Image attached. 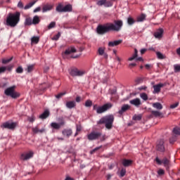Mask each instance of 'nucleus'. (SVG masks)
Returning <instances> with one entry per match:
<instances>
[{
    "instance_id": "nucleus-4",
    "label": "nucleus",
    "mask_w": 180,
    "mask_h": 180,
    "mask_svg": "<svg viewBox=\"0 0 180 180\" xmlns=\"http://www.w3.org/2000/svg\"><path fill=\"white\" fill-rule=\"evenodd\" d=\"M15 88L16 86H12L7 88L4 91L5 95H6V96H11V98H13V99H17V98H19V96H20V93L15 91Z\"/></svg>"
},
{
    "instance_id": "nucleus-58",
    "label": "nucleus",
    "mask_w": 180,
    "mask_h": 180,
    "mask_svg": "<svg viewBox=\"0 0 180 180\" xmlns=\"http://www.w3.org/2000/svg\"><path fill=\"white\" fill-rule=\"evenodd\" d=\"M81 130H82V127H81V125H77L76 126V131H81Z\"/></svg>"
},
{
    "instance_id": "nucleus-25",
    "label": "nucleus",
    "mask_w": 180,
    "mask_h": 180,
    "mask_svg": "<svg viewBox=\"0 0 180 180\" xmlns=\"http://www.w3.org/2000/svg\"><path fill=\"white\" fill-rule=\"evenodd\" d=\"M152 106L158 110H161L162 109V104L161 103H154L152 104Z\"/></svg>"
},
{
    "instance_id": "nucleus-53",
    "label": "nucleus",
    "mask_w": 180,
    "mask_h": 180,
    "mask_svg": "<svg viewBox=\"0 0 180 180\" xmlns=\"http://www.w3.org/2000/svg\"><path fill=\"white\" fill-rule=\"evenodd\" d=\"M54 26H56V22H51L49 26H48V29H53V27H54Z\"/></svg>"
},
{
    "instance_id": "nucleus-35",
    "label": "nucleus",
    "mask_w": 180,
    "mask_h": 180,
    "mask_svg": "<svg viewBox=\"0 0 180 180\" xmlns=\"http://www.w3.org/2000/svg\"><path fill=\"white\" fill-rule=\"evenodd\" d=\"M156 56L159 60H164L165 58V56L161 52H156Z\"/></svg>"
},
{
    "instance_id": "nucleus-9",
    "label": "nucleus",
    "mask_w": 180,
    "mask_h": 180,
    "mask_svg": "<svg viewBox=\"0 0 180 180\" xmlns=\"http://www.w3.org/2000/svg\"><path fill=\"white\" fill-rule=\"evenodd\" d=\"M34 153L32 151H30L28 153H22L20 156V160L22 161H27V160H30V158H32Z\"/></svg>"
},
{
    "instance_id": "nucleus-57",
    "label": "nucleus",
    "mask_w": 180,
    "mask_h": 180,
    "mask_svg": "<svg viewBox=\"0 0 180 180\" xmlns=\"http://www.w3.org/2000/svg\"><path fill=\"white\" fill-rule=\"evenodd\" d=\"M18 8H20V9H23V3H22V1H19L18 4Z\"/></svg>"
},
{
    "instance_id": "nucleus-23",
    "label": "nucleus",
    "mask_w": 180,
    "mask_h": 180,
    "mask_svg": "<svg viewBox=\"0 0 180 180\" xmlns=\"http://www.w3.org/2000/svg\"><path fill=\"white\" fill-rule=\"evenodd\" d=\"M75 106H76L75 101L66 102V108H68V109H72L73 108H75Z\"/></svg>"
},
{
    "instance_id": "nucleus-49",
    "label": "nucleus",
    "mask_w": 180,
    "mask_h": 180,
    "mask_svg": "<svg viewBox=\"0 0 180 180\" xmlns=\"http://www.w3.org/2000/svg\"><path fill=\"white\" fill-rule=\"evenodd\" d=\"M16 72H18V74H22V72H23V68L20 66L16 69Z\"/></svg>"
},
{
    "instance_id": "nucleus-42",
    "label": "nucleus",
    "mask_w": 180,
    "mask_h": 180,
    "mask_svg": "<svg viewBox=\"0 0 180 180\" xmlns=\"http://www.w3.org/2000/svg\"><path fill=\"white\" fill-rule=\"evenodd\" d=\"M105 4H106V0H100L97 2V5H98V6H102V5H104L105 6Z\"/></svg>"
},
{
    "instance_id": "nucleus-20",
    "label": "nucleus",
    "mask_w": 180,
    "mask_h": 180,
    "mask_svg": "<svg viewBox=\"0 0 180 180\" xmlns=\"http://www.w3.org/2000/svg\"><path fill=\"white\" fill-rule=\"evenodd\" d=\"M151 114L155 117H164L162 112L158 110H152Z\"/></svg>"
},
{
    "instance_id": "nucleus-26",
    "label": "nucleus",
    "mask_w": 180,
    "mask_h": 180,
    "mask_svg": "<svg viewBox=\"0 0 180 180\" xmlns=\"http://www.w3.org/2000/svg\"><path fill=\"white\" fill-rule=\"evenodd\" d=\"M131 164H133V161L131 160L124 159L122 160V165H124V167H130Z\"/></svg>"
},
{
    "instance_id": "nucleus-60",
    "label": "nucleus",
    "mask_w": 180,
    "mask_h": 180,
    "mask_svg": "<svg viewBox=\"0 0 180 180\" xmlns=\"http://www.w3.org/2000/svg\"><path fill=\"white\" fill-rule=\"evenodd\" d=\"M12 68H13V65H9L8 66L6 67V70L8 71H12Z\"/></svg>"
},
{
    "instance_id": "nucleus-13",
    "label": "nucleus",
    "mask_w": 180,
    "mask_h": 180,
    "mask_svg": "<svg viewBox=\"0 0 180 180\" xmlns=\"http://www.w3.org/2000/svg\"><path fill=\"white\" fill-rule=\"evenodd\" d=\"M157 150L164 153L165 151V147L164 146V140L161 139L158 142Z\"/></svg>"
},
{
    "instance_id": "nucleus-38",
    "label": "nucleus",
    "mask_w": 180,
    "mask_h": 180,
    "mask_svg": "<svg viewBox=\"0 0 180 180\" xmlns=\"http://www.w3.org/2000/svg\"><path fill=\"white\" fill-rule=\"evenodd\" d=\"M146 19V15L142 14L137 18V22H143Z\"/></svg>"
},
{
    "instance_id": "nucleus-21",
    "label": "nucleus",
    "mask_w": 180,
    "mask_h": 180,
    "mask_svg": "<svg viewBox=\"0 0 180 180\" xmlns=\"http://www.w3.org/2000/svg\"><path fill=\"white\" fill-rule=\"evenodd\" d=\"M63 136H65L66 137H70L72 134V130L71 129H63L62 131Z\"/></svg>"
},
{
    "instance_id": "nucleus-50",
    "label": "nucleus",
    "mask_w": 180,
    "mask_h": 180,
    "mask_svg": "<svg viewBox=\"0 0 180 180\" xmlns=\"http://www.w3.org/2000/svg\"><path fill=\"white\" fill-rule=\"evenodd\" d=\"M179 71H180V65H174V72H179Z\"/></svg>"
},
{
    "instance_id": "nucleus-11",
    "label": "nucleus",
    "mask_w": 180,
    "mask_h": 180,
    "mask_svg": "<svg viewBox=\"0 0 180 180\" xmlns=\"http://www.w3.org/2000/svg\"><path fill=\"white\" fill-rule=\"evenodd\" d=\"M129 103L133 106H136V108H140L141 106V100L139 98H134L129 101Z\"/></svg>"
},
{
    "instance_id": "nucleus-6",
    "label": "nucleus",
    "mask_w": 180,
    "mask_h": 180,
    "mask_svg": "<svg viewBox=\"0 0 180 180\" xmlns=\"http://www.w3.org/2000/svg\"><path fill=\"white\" fill-rule=\"evenodd\" d=\"M102 136V133L98 131H92L87 135L88 140L92 141L94 140H98L99 137Z\"/></svg>"
},
{
    "instance_id": "nucleus-30",
    "label": "nucleus",
    "mask_w": 180,
    "mask_h": 180,
    "mask_svg": "<svg viewBox=\"0 0 180 180\" xmlns=\"http://www.w3.org/2000/svg\"><path fill=\"white\" fill-rule=\"evenodd\" d=\"M56 12L63 13L64 12V6L62 4H59L56 7Z\"/></svg>"
},
{
    "instance_id": "nucleus-32",
    "label": "nucleus",
    "mask_w": 180,
    "mask_h": 180,
    "mask_svg": "<svg viewBox=\"0 0 180 180\" xmlns=\"http://www.w3.org/2000/svg\"><path fill=\"white\" fill-rule=\"evenodd\" d=\"M36 2H37V0L29 3L24 7V9H25V10L30 9V8H32V6H33V5H34V4H36Z\"/></svg>"
},
{
    "instance_id": "nucleus-47",
    "label": "nucleus",
    "mask_w": 180,
    "mask_h": 180,
    "mask_svg": "<svg viewBox=\"0 0 180 180\" xmlns=\"http://www.w3.org/2000/svg\"><path fill=\"white\" fill-rule=\"evenodd\" d=\"M85 74V72L84 70H79L77 69V77H81Z\"/></svg>"
},
{
    "instance_id": "nucleus-39",
    "label": "nucleus",
    "mask_w": 180,
    "mask_h": 180,
    "mask_svg": "<svg viewBox=\"0 0 180 180\" xmlns=\"http://www.w3.org/2000/svg\"><path fill=\"white\" fill-rule=\"evenodd\" d=\"M70 75L72 77H78L77 75V69H74L70 71Z\"/></svg>"
},
{
    "instance_id": "nucleus-3",
    "label": "nucleus",
    "mask_w": 180,
    "mask_h": 180,
    "mask_svg": "<svg viewBox=\"0 0 180 180\" xmlns=\"http://www.w3.org/2000/svg\"><path fill=\"white\" fill-rule=\"evenodd\" d=\"M108 29L112 32H120L123 26V21L122 20H115L114 22L108 23Z\"/></svg>"
},
{
    "instance_id": "nucleus-2",
    "label": "nucleus",
    "mask_w": 180,
    "mask_h": 180,
    "mask_svg": "<svg viewBox=\"0 0 180 180\" xmlns=\"http://www.w3.org/2000/svg\"><path fill=\"white\" fill-rule=\"evenodd\" d=\"M115 120V117L113 115H106L105 117H103L98 122V124H105V127L110 130L112 127H113V122Z\"/></svg>"
},
{
    "instance_id": "nucleus-63",
    "label": "nucleus",
    "mask_w": 180,
    "mask_h": 180,
    "mask_svg": "<svg viewBox=\"0 0 180 180\" xmlns=\"http://www.w3.org/2000/svg\"><path fill=\"white\" fill-rule=\"evenodd\" d=\"M146 70H150V68H153V65H150V64H146L145 65Z\"/></svg>"
},
{
    "instance_id": "nucleus-7",
    "label": "nucleus",
    "mask_w": 180,
    "mask_h": 180,
    "mask_svg": "<svg viewBox=\"0 0 180 180\" xmlns=\"http://www.w3.org/2000/svg\"><path fill=\"white\" fill-rule=\"evenodd\" d=\"M112 106H113V105H112V103H108L102 106H100L97 108V113L98 114L103 113L106 112V110H109V109H110Z\"/></svg>"
},
{
    "instance_id": "nucleus-15",
    "label": "nucleus",
    "mask_w": 180,
    "mask_h": 180,
    "mask_svg": "<svg viewBox=\"0 0 180 180\" xmlns=\"http://www.w3.org/2000/svg\"><path fill=\"white\" fill-rule=\"evenodd\" d=\"M163 33H164V30H162V28H160L155 32L154 37H155V39H161L162 37Z\"/></svg>"
},
{
    "instance_id": "nucleus-45",
    "label": "nucleus",
    "mask_w": 180,
    "mask_h": 180,
    "mask_svg": "<svg viewBox=\"0 0 180 180\" xmlns=\"http://www.w3.org/2000/svg\"><path fill=\"white\" fill-rule=\"evenodd\" d=\"M179 105V103L176 102L172 105H170V109H175L176 108H178V105Z\"/></svg>"
},
{
    "instance_id": "nucleus-34",
    "label": "nucleus",
    "mask_w": 180,
    "mask_h": 180,
    "mask_svg": "<svg viewBox=\"0 0 180 180\" xmlns=\"http://www.w3.org/2000/svg\"><path fill=\"white\" fill-rule=\"evenodd\" d=\"M39 22H40V18H39V16L35 15L32 20V25H37Z\"/></svg>"
},
{
    "instance_id": "nucleus-54",
    "label": "nucleus",
    "mask_w": 180,
    "mask_h": 180,
    "mask_svg": "<svg viewBox=\"0 0 180 180\" xmlns=\"http://www.w3.org/2000/svg\"><path fill=\"white\" fill-rule=\"evenodd\" d=\"M112 5H113V4L111 1H106L105 3V6L106 8H109V6H112Z\"/></svg>"
},
{
    "instance_id": "nucleus-17",
    "label": "nucleus",
    "mask_w": 180,
    "mask_h": 180,
    "mask_svg": "<svg viewBox=\"0 0 180 180\" xmlns=\"http://www.w3.org/2000/svg\"><path fill=\"white\" fill-rule=\"evenodd\" d=\"M32 131L33 133H34L35 134H43V133H45L46 132V128H42L41 129H39V128L37 127H33L32 128Z\"/></svg>"
},
{
    "instance_id": "nucleus-18",
    "label": "nucleus",
    "mask_w": 180,
    "mask_h": 180,
    "mask_svg": "<svg viewBox=\"0 0 180 180\" xmlns=\"http://www.w3.org/2000/svg\"><path fill=\"white\" fill-rule=\"evenodd\" d=\"M129 109H130V105H129L128 104H125L122 105V107L121 108V110H119L118 113L120 115H123V113H124L126 110H129Z\"/></svg>"
},
{
    "instance_id": "nucleus-29",
    "label": "nucleus",
    "mask_w": 180,
    "mask_h": 180,
    "mask_svg": "<svg viewBox=\"0 0 180 180\" xmlns=\"http://www.w3.org/2000/svg\"><path fill=\"white\" fill-rule=\"evenodd\" d=\"M139 51H137V49H134V53L133 56L130 58H129L128 60L129 61H133V60H136L137 58Z\"/></svg>"
},
{
    "instance_id": "nucleus-31",
    "label": "nucleus",
    "mask_w": 180,
    "mask_h": 180,
    "mask_svg": "<svg viewBox=\"0 0 180 180\" xmlns=\"http://www.w3.org/2000/svg\"><path fill=\"white\" fill-rule=\"evenodd\" d=\"M139 96L143 101H148V95H147L146 93H141Z\"/></svg>"
},
{
    "instance_id": "nucleus-56",
    "label": "nucleus",
    "mask_w": 180,
    "mask_h": 180,
    "mask_svg": "<svg viewBox=\"0 0 180 180\" xmlns=\"http://www.w3.org/2000/svg\"><path fill=\"white\" fill-rule=\"evenodd\" d=\"M5 71H6V67L5 66L0 67V74L5 72Z\"/></svg>"
},
{
    "instance_id": "nucleus-24",
    "label": "nucleus",
    "mask_w": 180,
    "mask_h": 180,
    "mask_svg": "<svg viewBox=\"0 0 180 180\" xmlns=\"http://www.w3.org/2000/svg\"><path fill=\"white\" fill-rule=\"evenodd\" d=\"M53 5L51 4H46L45 6H44L43 8H42V12H49V11H51V9H53Z\"/></svg>"
},
{
    "instance_id": "nucleus-28",
    "label": "nucleus",
    "mask_w": 180,
    "mask_h": 180,
    "mask_svg": "<svg viewBox=\"0 0 180 180\" xmlns=\"http://www.w3.org/2000/svg\"><path fill=\"white\" fill-rule=\"evenodd\" d=\"M72 6L71 4H68L63 6V12H72Z\"/></svg>"
},
{
    "instance_id": "nucleus-1",
    "label": "nucleus",
    "mask_w": 180,
    "mask_h": 180,
    "mask_svg": "<svg viewBox=\"0 0 180 180\" xmlns=\"http://www.w3.org/2000/svg\"><path fill=\"white\" fill-rule=\"evenodd\" d=\"M20 20V13H9L6 18V25L7 26H11V27H15L19 23Z\"/></svg>"
},
{
    "instance_id": "nucleus-64",
    "label": "nucleus",
    "mask_w": 180,
    "mask_h": 180,
    "mask_svg": "<svg viewBox=\"0 0 180 180\" xmlns=\"http://www.w3.org/2000/svg\"><path fill=\"white\" fill-rule=\"evenodd\" d=\"M146 51H147L146 49H143L141 50V54H144V53H146Z\"/></svg>"
},
{
    "instance_id": "nucleus-37",
    "label": "nucleus",
    "mask_w": 180,
    "mask_h": 180,
    "mask_svg": "<svg viewBox=\"0 0 180 180\" xmlns=\"http://www.w3.org/2000/svg\"><path fill=\"white\" fill-rule=\"evenodd\" d=\"M173 133L174 134H177L178 136H180V128L178 127H176L173 129Z\"/></svg>"
},
{
    "instance_id": "nucleus-62",
    "label": "nucleus",
    "mask_w": 180,
    "mask_h": 180,
    "mask_svg": "<svg viewBox=\"0 0 180 180\" xmlns=\"http://www.w3.org/2000/svg\"><path fill=\"white\" fill-rule=\"evenodd\" d=\"M28 120L31 123H33V122L35 120L34 117L32 116V117H28Z\"/></svg>"
},
{
    "instance_id": "nucleus-19",
    "label": "nucleus",
    "mask_w": 180,
    "mask_h": 180,
    "mask_svg": "<svg viewBox=\"0 0 180 180\" xmlns=\"http://www.w3.org/2000/svg\"><path fill=\"white\" fill-rule=\"evenodd\" d=\"M98 53L99 56H103L104 58H108V54L105 53V48L103 47L98 48Z\"/></svg>"
},
{
    "instance_id": "nucleus-10",
    "label": "nucleus",
    "mask_w": 180,
    "mask_h": 180,
    "mask_svg": "<svg viewBox=\"0 0 180 180\" xmlns=\"http://www.w3.org/2000/svg\"><path fill=\"white\" fill-rule=\"evenodd\" d=\"M2 129H15L16 127V122H4L1 125Z\"/></svg>"
},
{
    "instance_id": "nucleus-41",
    "label": "nucleus",
    "mask_w": 180,
    "mask_h": 180,
    "mask_svg": "<svg viewBox=\"0 0 180 180\" xmlns=\"http://www.w3.org/2000/svg\"><path fill=\"white\" fill-rule=\"evenodd\" d=\"M13 57L8 58V59H2V64H8V63H11V60H13Z\"/></svg>"
},
{
    "instance_id": "nucleus-52",
    "label": "nucleus",
    "mask_w": 180,
    "mask_h": 180,
    "mask_svg": "<svg viewBox=\"0 0 180 180\" xmlns=\"http://www.w3.org/2000/svg\"><path fill=\"white\" fill-rule=\"evenodd\" d=\"M164 174H165V171L162 169H160L158 171V175H164Z\"/></svg>"
},
{
    "instance_id": "nucleus-12",
    "label": "nucleus",
    "mask_w": 180,
    "mask_h": 180,
    "mask_svg": "<svg viewBox=\"0 0 180 180\" xmlns=\"http://www.w3.org/2000/svg\"><path fill=\"white\" fill-rule=\"evenodd\" d=\"M163 86H165V84L162 83H159L158 84H155L153 86V94H160L161 92V88H163Z\"/></svg>"
},
{
    "instance_id": "nucleus-5",
    "label": "nucleus",
    "mask_w": 180,
    "mask_h": 180,
    "mask_svg": "<svg viewBox=\"0 0 180 180\" xmlns=\"http://www.w3.org/2000/svg\"><path fill=\"white\" fill-rule=\"evenodd\" d=\"M108 32H110L108 24L105 25H98L97 27V33L98 34H105V33H108Z\"/></svg>"
},
{
    "instance_id": "nucleus-43",
    "label": "nucleus",
    "mask_w": 180,
    "mask_h": 180,
    "mask_svg": "<svg viewBox=\"0 0 180 180\" xmlns=\"http://www.w3.org/2000/svg\"><path fill=\"white\" fill-rule=\"evenodd\" d=\"M65 94H67L66 92H63V93H60L58 95L56 96V99H60V98H63V96H64V95H65Z\"/></svg>"
},
{
    "instance_id": "nucleus-8",
    "label": "nucleus",
    "mask_w": 180,
    "mask_h": 180,
    "mask_svg": "<svg viewBox=\"0 0 180 180\" xmlns=\"http://www.w3.org/2000/svg\"><path fill=\"white\" fill-rule=\"evenodd\" d=\"M155 161L158 165H164V167L168 168L169 167V160L167 158H164L162 160H160V158H156Z\"/></svg>"
},
{
    "instance_id": "nucleus-59",
    "label": "nucleus",
    "mask_w": 180,
    "mask_h": 180,
    "mask_svg": "<svg viewBox=\"0 0 180 180\" xmlns=\"http://www.w3.org/2000/svg\"><path fill=\"white\" fill-rule=\"evenodd\" d=\"M139 91H146V89H147V86H142L138 88Z\"/></svg>"
},
{
    "instance_id": "nucleus-40",
    "label": "nucleus",
    "mask_w": 180,
    "mask_h": 180,
    "mask_svg": "<svg viewBox=\"0 0 180 180\" xmlns=\"http://www.w3.org/2000/svg\"><path fill=\"white\" fill-rule=\"evenodd\" d=\"M85 106L86 108H91V106H92V101L87 100L85 103Z\"/></svg>"
},
{
    "instance_id": "nucleus-22",
    "label": "nucleus",
    "mask_w": 180,
    "mask_h": 180,
    "mask_svg": "<svg viewBox=\"0 0 180 180\" xmlns=\"http://www.w3.org/2000/svg\"><path fill=\"white\" fill-rule=\"evenodd\" d=\"M71 53H77V49H75V48L74 46H72V47L68 49L65 51V56H69V54H71Z\"/></svg>"
},
{
    "instance_id": "nucleus-61",
    "label": "nucleus",
    "mask_w": 180,
    "mask_h": 180,
    "mask_svg": "<svg viewBox=\"0 0 180 180\" xmlns=\"http://www.w3.org/2000/svg\"><path fill=\"white\" fill-rule=\"evenodd\" d=\"M40 11H41V7H37L35 9H34V13H36L37 12H40Z\"/></svg>"
},
{
    "instance_id": "nucleus-16",
    "label": "nucleus",
    "mask_w": 180,
    "mask_h": 180,
    "mask_svg": "<svg viewBox=\"0 0 180 180\" xmlns=\"http://www.w3.org/2000/svg\"><path fill=\"white\" fill-rule=\"evenodd\" d=\"M64 124H65V122H62L60 124L57 123V122H52L51 124V127H52L53 129H56V130H58V129H60V127H61V126H64Z\"/></svg>"
},
{
    "instance_id": "nucleus-44",
    "label": "nucleus",
    "mask_w": 180,
    "mask_h": 180,
    "mask_svg": "<svg viewBox=\"0 0 180 180\" xmlns=\"http://www.w3.org/2000/svg\"><path fill=\"white\" fill-rule=\"evenodd\" d=\"M133 120H141V115H134Z\"/></svg>"
},
{
    "instance_id": "nucleus-27",
    "label": "nucleus",
    "mask_w": 180,
    "mask_h": 180,
    "mask_svg": "<svg viewBox=\"0 0 180 180\" xmlns=\"http://www.w3.org/2000/svg\"><path fill=\"white\" fill-rule=\"evenodd\" d=\"M50 115V112L49 110H45L41 115H39L40 119H47Z\"/></svg>"
},
{
    "instance_id": "nucleus-14",
    "label": "nucleus",
    "mask_w": 180,
    "mask_h": 180,
    "mask_svg": "<svg viewBox=\"0 0 180 180\" xmlns=\"http://www.w3.org/2000/svg\"><path fill=\"white\" fill-rule=\"evenodd\" d=\"M122 42H123V40H122V39L112 41L108 42V46L109 47H115L116 46H119V44H122Z\"/></svg>"
},
{
    "instance_id": "nucleus-51",
    "label": "nucleus",
    "mask_w": 180,
    "mask_h": 180,
    "mask_svg": "<svg viewBox=\"0 0 180 180\" xmlns=\"http://www.w3.org/2000/svg\"><path fill=\"white\" fill-rule=\"evenodd\" d=\"M60 36H61V34L59 32L52 38V40H58Z\"/></svg>"
},
{
    "instance_id": "nucleus-36",
    "label": "nucleus",
    "mask_w": 180,
    "mask_h": 180,
    "mask_svg": "<svg viewBox=\"0 0 180 180\" xmlns=\"http://www.w3.org/2000/svg\"><path fill=\"white\" fill-rule=\"evenodd\" d=\"M25 25L27 26H30V25H33V21L31 18H26Z\"/></svg>"
},
{
    "instance_id": "nucleus-55",
    "label": "nucleus",
    "mask_w": 180,
    "mask_h": 180,
    "mask_svg": "<svg viewBox=\"0 0 180 180\" xmlns=\"http://www.w3.org/2000/svg\"><path fill=\"white\" fill-rule=\"evenodd\" d=\"M34 65H31L27 67V72H32L33 71Z\"/></svg>"
},
{
    "instance_id": "nucleus-46",
    "label": "nucleus",
    "mask_w": 180,
    "mask_h": 180,
    "mask_svg": "<svg viewBox=\"0 0 180 180\" xmlns=\"http://www.w3.org/2000/svg\"><path fill=\"white\" fill-rule=\"evenodd\" d=\"M127 23L129 25H133L134 23V20L129 17L127 18Z\"/></svg>"
},
{
    "instance_id": "nucleus-33",
    "label": "nucleus",
    "mask_w": 180,
    "mask_h": 180,
    "mask_svg": "<svg viewBox=\"0 0 180 180\" xmlns=\"http://www.w3.org/2000/svg\"><path fill=\"white\" fill-rule=\"evenodd\" d=\"M39 40H40V38L39 37H32L31 38V41L34 44H37V43H39Z\"/></svg>"
},
{
    "instance_id": "nucleus-48",
    "label": "nucleus",
    "mask_w": 180,
    "mask_h": 180,
    "mask_svg": "<svg viewBox=\"0 0 180 180\" xmlns=\"http://www.w3.org/2000/svg\"><path fill=\"white\" fill-rule=\"evenodd\" d=\"M124 175H126V169H122L121 172H120V176L123 177L124 176Z\"/></svg>"
}]
</instances>
